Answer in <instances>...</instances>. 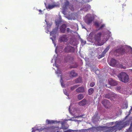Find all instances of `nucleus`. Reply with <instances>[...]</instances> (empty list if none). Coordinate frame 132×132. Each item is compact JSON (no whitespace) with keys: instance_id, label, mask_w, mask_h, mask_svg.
Segmentation results:
<instances>
[{"instance_id":"5","label":"nucleus","mask_w":132,"mask_h":132,"mask_svg":"<svg viewBox=\"0 0 132 132\" xmlns=\"http://www.w3.org/2000/svg\"><path fill=\"white\" fill-rule=\"evenodd\" d=\"M118 77L119 79L122 82H127L129 81L128 76L125 72H121L118 75Z\"/></svg>"},{"instance_id":"16","label":"nucleus","mask_w":132,"mask_h":132,"mask_svg":"<svg viewBox=\"0 0 132 132\" xmlns=\"http://www.w3.org/2000/svg\"><path fill=\"white\" fill-rule=\"evenodd\" d=\"M66 25L65 24H63L60 27V31L61 33H64L65 32Z\"/></svg>"},{"instance_id":"4","label":"nucleus","mask_w":132,"mask_h":132,"mask_svg":"<svg viewBox=\"0 0 132 132\" xmlns=\"http://www.w3.org/2000/svg\"><path fill=\"white\" fill-rule=\"evenodd\" d=\"M60 22V21H55V23L57 26L50 33V36H52L53 37H51L50 38L52 40L53 43L54 44L55 47H56V44L54 43V41L55 40L56 35L58 34V28Z\"/></svg>"},{"instance_id":"47","label":"nucleus","mask_w":132,"mask_h":132,"mask_svg":"<svg viewBox=\"0 0 132 132\" xmlns=\"http://www.w3.org/2000/svg\"><path fill=\"white\" fill-rule=\"evenodd\" d=\"M105 128V127H100L98 128L99 129H100V130H103V129H104Z\"/></svg>"},{"instance_id":"56","label":"nucleus","mask_w":132,"mask_h":132,"mask_svg":"<svg viewBox=\"0 0 132 132\" xmlns=\"http://www.w3.org/2000/svg\"><path fill=\"white\" fill-rule=\"evenodd\" d=\"M122 68L124 69H125L126 68V67H122Z\"/></svg>"},{"instance_id":"27","label":"nucleus","mask_w":132,"mask_h":132,"mask_svg":"<svg viewBox=\"0 0 132 132\" xmlns=\"http://www.w3.org/2000/svg\"><path fill=\"white\" fill-rule=\"evenodd\" d=\"M84 97V96L82 94H80L78 95V98L79 100L82 99Z\"/></svg>"},{"instance_id":"14","label":"nucleus","mask_w":132,"mask_h":132,"mask_svg":"<svg viewBox=\"0 0 132 132\" xmlns=\"http://www.w3.org/2000/svg\"><path fill=\"white\" fill-rule=\"evenodd\" d=\"M118 63V61L115 59H112L110 62V65L111 66L114 67L117 65Z\"/></svg>"},{"instance_id":"21","label":"nucleus","mask_w":132,"mask_h":132,"mask_svg":"<svg viewBox=\"0 0 132 132\" xmlns=\"http://www.w3.org/2000/svg\"><path fill=\"white\" fill-rule=\"evenodd\" d=\"M77 74L74 71H71L69 74L70 77L71 78L76 77L77 76Z\"/></svg>"},{"instance_id":"25","label":"nucleus","mask_w":132,"mask_h":132,"mask_svg":"<svg viewBox=\"0 0 132 132\" xmlns=\"http://www.w3.org/2000/svg\"><path fill=\"white\" fill-rule=\"evenodd\" d=\"M128 106V103L127 102H125L123 103L122 105L121 108L122 109H126Z\"/></svg>"},{"instance_id":"7","label":"nucleus","mask_w":132,"mask_h":132,"mask_svg":"<svg viewBox=\"0 0 132 132\" xmlns=\"http://www.w3.org/2000/svg\"><path fill=\"white\" fill-rule=\"evenodd\" d=\"M94 19L93 16L91 14H88L85 16V21L87 24L91 23Z\"/></svg>"},{"instance_id":"42","label":"nucleus","mask_w":132,"mask_h":132,"mask_svg":"<svg viewBox=\"0 0 132 132\" xmlns=\"http://www.w3.org/2000/svg\"><path fill=\"white\" fill-rule=\"evenodd\" d=\"M63 92H64V93L65 95H67V96L68 95V94L66 92V91L65 90H63Z\"/></svg>"},{"instance_id":"33","label":"nucleus","mask_w":132,"mask_h":132,"mask_svg":"<svg viewBox=\"0 0 132 132\" xmlns=\"http://www.w3.org/2000/svg\"><path fill=\"white\" fill-rule=\"evenodd\" d=\"M105 53L104 52H103L100 55H99V57H98V58L100 59V58H101L104 56H105Z\"/></svg>"},{"instance_id":"40","label":"nucleus","mask_w":132,"mask_h":132,"mask_svg":"<svg viewBox=\"0 0 132 132\" xmlns=\"http://www.w3.org/2000/svg\"><path fill=\"white\" fill-rule=\"evenodd\" d=\"M95 85V83L94 82L91 83L90 84V86L91 87H93Z\"/></svg>"},{"instance_id":"37","label":"nucleus","mask_w":132,"mask_h":132,"mask_svg":"<svg viewBox=\"0 0 132 132\" xmlns=\"http://www.w3.org/2000/svg\"><path fill=\"white\" fill-rule=\"evenodd\" d=\"M95 25L97 27H98L100 26V24L97 22H95Z\"/></svg>"},{"instance_id":"11","label":"nucleus","mask_w":132,"mask_h":132,"mask_svg":"<svg viewBox=\"0 0 132 132\" xmlns=\"http://www.w3.org/2000/svg\"><path fill=\"white\" fill-rule=\"evenodd\" d=\"M102 103L103 105L106 108H109L110 106V103L108 100H104L102 101Z\"/></svg>"},{"instance_id":"29","label":"nucleus","mask_w":132,"mask_h":132,"mask_svg":"<svg viewBox=\"0 0 132 132\" xmlns=\"http://www.w3.org/2000/svg\"><path fill=\"white\" fill-rule=\"evenodd\" d=\"M111 92L107 94H106L105 95V97L106 98H110V99L111 98Z\"/></svg>"},{"instance_id":"30","label":"nucleus","mask_w":132,"mask_h":132,"mask_svg":"<svg viewBox=\"0 0 132 132\" xmlns=\"http://www.w3.org/2000/svg\"><path fill=\"white\" fill-rule=\"evenodd\" d=\"M67 58L68 59V61H72L73 60V57H72L71 56H67Z\"/></svg>"},{"instance_id":"43","label":"nucleus","mask_w":132,"mask_h":132,"mask_svg":"<svg viewBox=\"0 0 132 132\" xmlns=\"http://www.w3.org/2000/svg\"><path fill=\"white\" fill-rule=\"evenodd\" d=\"M105 26V25L104 24H102L101 26L100 27V28L99 29H101L102 28L104 27Z\"/></svg>"},{"instance_id":"22","label":"nucleus","mask_w":132,"mask_h":132,"mask_svg":"<svg viewBox=\"0 0 132 132\" xmlns=\"http://www.w3.org/2000/svg\"><path fill=\"white\" fill-rule=\"evenodd\" d=\"M86 103L85 100L84 99L79 103V105L80 106H83L85 105Z\"/></svg>"},{"instance_id":"8","label":"nucleus","mask_w":132,"mask_h":132,"mask_svg":"<svg viewBox=\"0 0 132 132\" xmlns=\"http://www.w3.org/2000/svg\"><path fill=\"white\" fill-rule=\"evenodd\" d=\"M75 51L74 47L70 46H68L66 47L63 50V51L66 53H71Z\"/></svg>"},{"instance_id":"26","label":"nucleus","mask_w":132,"mask_h":132,"mask_svg":"<svg viewBox=\"0 0 132 132\" xmlns=\"http://www.w3.org/2000/svg\"><path fill=\"white\" fill-rule=\"evenodd\" d=\"M94 92V90L93 88H91L89 89L88 91V94L89 95H91Z\"/></svg>"},{"instance_id":"20","label":"nucleus","mask_w":132,"mask_h":132,"mask_svg":"<svg viewBox=\"0 0 132 132\" xmlns=\"http://www.w3.org/2000/svg\"><path fill=\"white\" fill-rule=\"evenodd\" d=\"M84 89L83 87H80L76 90V91L78 93H82L84 92Z\"/></svg>"},{"instance_id":"23","label":"nucleus","mask_w":132,"mask_h":132,"mask_svg":"<svg viewBox=\"0 0 132 132\" xmlns=\"http://www.w3.org/2000/svg\"><path fill=\"white\" fill-rule=\"evenodd\" d=\"M116 90L118 91L119 92L122 93L124 94L126 93V92L124 91H122L121 90L122 89L121 88L120 86H118L116 88Z\"/></svg>"},{"instance_id":"57","label":"nucleus","mask_w":132,"mask_h":132,"mask_svg":"<svg viewBox=\"0 0 132 132\" xmlns=\"http://www.w3.org/2000/svg\"><path fill=\"white\" fill-rule=\"evenodd\" d=\"M57 48H58V47H57L56 48V49H55V52H56V50L57 49Z\"/></svg>"},{"instance_id":"10","label":"nucleus","mask_w":132,"mask_h":132,"mask_svg":"<svg viewBox=\"0 0 132 132\" xmlns=\"http://www.w3.org/2000/svg\"><path fill=\"white\" fill-rule=\"evenodd\" d=\"M54 60V62H55V65L56 67L57 68V71H55V73L58 74V76H59V75L61 74L62 72L61 71L60 69L59 68V67H58L56 64V63L57 62V60L56 59V58L54 57L52 59L51 62H53V61Z\"/></svg>"},{"instance_id":"2","label":"nucleus","mask_w":132,"mask_h":132,"mask_svg":"<svg viewBox=\"0 0 132 132\" xmlns=\"http://www.w3.org/2000/svg\"><path fill=\"white\" fill-rule=\"evenodd\" d=\"M69 4V2L67 1L64 2V4L62 5V13L65 15V17L69 20H75L76 14L74 13H71L69 15H67V11L68 10V7Z\"/></svg>"},{"instance_id":"39","label":"nucleus","mask_w":132,"mask_h":132,"mask_svg":"<svg viewBox=\"0 0 132 132\" xmlns=\"http://www.w3.org/2000/svg\"><path fill=\"white\" fill-rule=\"evenodd\" d=\"M80 40L81 43L82 44L84 45L86 44V42L85 41H84V40L81 39H80Z\"/></svg>"},{"instance_id":"12","label":"nucleus","mask_w":132,"mask_h":132,"mask_svg":"<svg viewBox=\"0 0 132 132\" xmlns=\"http://www.w3.org/2000/svg\"><path fill=\"white\" fill-rule=\"evenodd\" d=\"M109 84L112 86H115L117 84V81L113 80L112 79L110 78L109 80Z\"/></svg>"},{"instance_id":"17","label":"nucleus","mask_w":132,"mask_h":132,"mask_svg":"<svg viewBox=\"0 0 132 132\" xmlns=\"http://www.w3.org/2000/svg\"><path fill=\"white\" fill-rule=\"evenodd\" d=\"M111 95L110 99L111 100H113L114 99L117 98L118 97V96L117 94L112 92H111Z\"/></svg>"},{"instance_id":"19","label":"nucleus","mask_w":132,"mask_h":132,"mask_svg":"<svg viewBox=\"0 0 132 132\" xmlns=\"http://www.w3.org/2000/svg\"><path fill=\"white\" fill-rule=\"evenodd\" d=\"M48 14H46V17L45 18L46 19L45 20V21L46 23V24L47 25V28L48 29L49 28L51 27V25L52 24V23L51 22H48L47 21V17L48 16Z\"/></svg>"},{"instance_id":"13","label":"nucleus","mask_w":132,"mask_h":132,"mask_svg":"<svg viewBox=\"0 0 132 132\" xmlns=\"http://www.w3.org/2000/svg\"><path fill=\"white\" fill-rule=\"evenodd\" d=\"M91 6L88 4H86L84 5V6L82 5V8L81 9V10H83L85 11H86L88 9H90Z\"/></svg>"},{"instance_id":"44","label":"nucleus","mask_w":132,"mask_h":132,"mask_svg":"<svg viewBox=\"0 0 132 132\" xmlns=\"http://www.w3.org/2000/svg\"><path fill=\"white\" fill-rule=\"evenodd\" d=\"M71 104L70 105V106H69V111L71 113H72H72H72V112H71V110H70V108H71Z\"/></svg>"},{"instance_id":"24","label":"nucleus","mask_w":132,"mask_h":132,"mask_svg":"<svg viewBox=\"0 0 132 132\" xmlns=\"http://www.w3.org/2000/svg\"><path fill=\"white\" fill-rule=\"evenodd\" d=\"M63 123H61V124L62 125V127L61 128H59L58 127H55V129H56L59 130L60 129H62L64 130L67 129L68 128V127H65L64 126H63Z\"/></svg>"},{"instance_id":"34","label":"nucleus","mask_w":132,"mask_h":132,"mask_svg":"<svg viewBox=\"0 0 132 132\" xmlns=\"http://www.w3.org/2000/svg\"><path fill=\"white\" fill-rule=\"evenodd\" d=\"M60 77H61V80H60V82L61 83V86L63 87H65V86L63 85V81L62 79V77L61 75H60Z\"/></svg>"},{"instance_id":"59","label":"nucleus","mask_w":132,"mask_h":132,"mask_svg":"<svg viewBox=\"0 0 132 132\" xmlns=\"http://www.w3.org/2000/svg\"><path fill=\"white\" fill-rule=\"evenodd\" d=\"M45 5H46V4H45Z\"/></svg>"},{"instance_id":"50","label":"nucleus","mask_w":132,"mask_h":132,"mask_svg":"<svg viewBox=\"0 0 132 132\" xmlns=\"http://www.w3.org/2000/svg\"><path fill=\"white\" fill-rule=\"evenodd\" d=\"M81 26H82V28H85V29H86V28H85V26L84 25H82Z\"/></svg>"},{"instance_id":"36","label":"nucleus","mask_w":132,"mask_h":132,"mask_svg":"<svg viewBox=\"0 0 132 132\" xmlns=\"http://www.w3.org/2000/svg\"><path fill=\"white\" fill-rule=\"evenodd\" d=\"M69 8L71 11H72L74 10V8L72 5H70Z\"/></svg>"},{"instance_id":"38","label":"nucleus","mask_w":132,"mask_h":132,"mask_svg":"<svg viewBox=\"0 0 132 132\" xmlns=\"http://www.w3.org/2000/svg\"><path fill=\"white\" fill-rule=\"evenodd\" d=\"M89 2V0H84L83 1H82L81 2L82 3H86L88 2Z\"/></svg>"},{"instance_id":"53","label":"nucleus","mask_w":132,"mask_h":132,"mask_svg":"<svg viewBox=\"0 0 132 132\" xmlns=\"http://www.w3.org/2000/svg\"><path fill=\"white\" fill-rule=\"evenodd\" d=\"M130 111H132V107L131 108L130 110V111H129L130 113Z\"/></svg>"},{"instance_id":"3","label":"nucleus","mask_w":132,"mask_h":132,"mask_svg":"<svg viewBox=\"0 0 132 132\" xmlns=\"http://www.w3.org/2000/svg\"><path fill=\"white\" fill-rule=\"evenodd\" d=\"M128 121L125 122V121H122L120 122H116V125L113 127H110L109 129L111 131H112L115 130H120L124 127H125L127 124H128Z\"/></svg>"},{"instance_id":"48","label":"nucleus","mask_w":132,"mask_h":132,"mask_svg":"<svg viewBox=\"0 0 132 132\" xmlns=\"http://www.w3.org/2000/svg\"><path fill=\"white\" fill-rule=\"evenodd\" d=\"M73 118H72L71 119H69L67 120H71V121H74V120L73 119Z\"/></svg>"},{"instance_id":"15","label":"nucleus","mask_w":132,"mask_h":132,"mask_svg":"<svg viewBox=\"0 0 132 132\" xmlns=\"http://www.w3.org/2000/svg\"><path fill=\"white\" fill-rule=\"evenodd\" d=\"M57 6L58 5H56L55 4H49L48 6H46V8L47 10H48V9L51 10Z\"/></svg>"},{"instance_id":"1","label":"nucleus","mask_w":132,"mask_h":132,"mask_svg":"<svg viewBox=\"0 0 132 132\" xmlns=\"http://www.w3.org/2000/svg\"><path fill=\"white\" fill-rule=\"evenodd\" d=\"M109 31L107 32L106 34L102 35V32H97V30H95L92 32L89 35V36L93 37L95 40L94 44L97 46L103 45L108 40L110 35Z\"/></svg>"},{"instance_id":"46","label":"nucleus","mask_w":132,"mask_h":132,"mask_svg":"<svg viewBox=\"0 0 132 132\" xmlns=\"http://www.w3.org/2000/svg\"><path fill=\"white\" fill-rule=\"evenodd\" d=\"M131 128H130L128 129V130L126 131V132H130V131L131 130Z\"/></svg>"},{"instance_id":"18","label":"nucleus","mask_w":132,"mask_h":132,"mask_svg":"<svg viewBox=\"0 0 132 132\" xmlns=\"http://www.w3.org/2000/svg\"><path fill=\"white\" fill-rule=\"evenodd\" d=\"M60 122L59 121L57 122V121L53 120H47L46 121V123L47 124H51L52 123H56Z\"/></svg>"},{"instance_id":"35","label":"nucleus","mask_w":132,"mask_h":132,"mask_svg":"<svg viewBox=\"0 0 132 132\" xmlns=\"http://www.w3.org/2000/svg\"><path fill=\"white\" fill-rule=\"evenodd\" d=\"M78 86H79V85H75L74 86H73L71 87V89L72 90H73L77 88Z\"/></svg>"},{"instance_id":"52","label":"nucleus","mask_w":132,"mask_h":132,"mask_svg":"<svg viewBox=\"0 0 132 132\" xmlns=\"http://www.w3.org/2000/svg\"><path fill=\"white\" fill-rule=\"evenodd\" d=\"M46 32L47 33H48L49 32V31L48 30H47L46 31Z\"/></svg>"},{"instance_id":"58","label":"nucleus","mask_w":132,"mask_h":132,"mask_svg":"<svg viewBox=\"0 0 132 132\" xmlns=\"http://www.w3.org/2000/svg\"><path fill=\"white\" fill-rule=\"evenodd\" d=\"M127 116L126 117H125V118H127Z\"/></svg>"},{"instance_id":"45","label":"nucleus","mask_w":132,"mask_h":132,"mask_svg":"<svg viewBox=\"0 0 132 132\" xmlns=\"http://www.w3.org/2000/svg\"><path fill=\"white\" fill-rule=\"evenodd\" d=\"M67 31L68 32H71V30H70V29L69 28H67Z\"/></svg>"},{"instance_id":"54","label":"nucleus","mask_w":132,"mask_h":132,"mask_svg":"<svg viewBox=\"0 0 132 132\" xmlns=\"http://www.w3.org/2000/svg\"><path fill=\"white\" fill-rule=\"evenodd\" d=\"M39 12L40 13H41L42 12V11L41 10H39Z\"/></svg>"},{"instance_id":"41","label":"nucleus","mask_w":132,"mask_h":132,"mask_svg":"<svg viewBox=\"0 0 132 132\" xmlns=\"http://www.w3.org/2000/svg\"><path fill=\"white\" fill-rule=\"evenodd\" d=\"M77 66H78V65H77V64H76L75 65L73 66H70V67L71 68H76L77 67Z\"/></svg>"},{"instance_id":"49","label":"nucleus","mask_w":132,"mask_h":132,"mask_svg":"<svg viewBox=\"0 0 132 132\" xmlns=\"http://www.w3.org/2000/svg\"><path fill=\"white\" fill-rule=\"evenodd\" d=\"M71 130H68L65 131L64 132H72L71 131Z\"/></svg>"},{"instance_id":"51","label":"nucleus","mask_w":132,"mask_h":132,"mask_svg":"<svg viewBox=\"0 0 132 132\" xmlns=\"http://www.w3.org/2000/svg\"><path fill=\"white\" fill-rule=\"evenodd\" d=\"M55 127H53V128L54 129V130H55V131H56V130H57V129H55Z\"/></svg>"},{"instance_id":"28","label":"nucleus","mask_w":132,"mask_h":132,"mask_svg":"<svg viewBox=\"0 0 132 132\" xmlns=\"http://www.w3.org/2000/svg\"><path fill=\"white\" fill-rule=\"evenodd\" d=\"M82 79L81 78H78L75 80V82L76 83H80Z\"/></svg>"},{"instance_id":"6","label":"nucleus","mask_w":132,"mask_h":132,"mask_svg":"<svg viewBox=\"0 0 132 132\" xmlns=\"http://www.w3.org/2000/svg\"><path fill=\"white\" fill-rule=\"evenodd\" d=\"M129 47L131 51L130 52L131 54V56L130 58L128 57L125 59L124 61L126 63L127 65L131 67L132 66V48L130 46H129Z\"/></svg>"},{"instance_id":"55","label":"nucleus","mask_w":132,"mask_h":132,"mask_svg":"<svg viewBox=\"0 0 132 132\" xmlns=\"http://www.w3.org/2000/svg\"><path fill=\"white\" fill-rule=\"evenodd\" d=\"M91 71H94L93 69H92V68H91Z\"/></svg>"},{"instance_id":"32","label":"nucleus","mask_w":132,"mask_h":132,"mask_svg":"<svg viewBox=\"0 0 132 132\" xmlns=\"http://www.w3.org/2000/svg\"><path fill=\"white\" fill-rule=\"evenodd\" d=\"M35 128H32V129H33V130L32 132H37V131H40V130H40L38 129H35Z\"/></svg>"},{"instance_id":"31","label":"nucleus","mask_w":132,"mask_h":132,"mask_svg":"<svg viewBox=\"0 0 132 132\" xmlns=\"http://www.w3.org/2000/svg\"><path fill=\"white\" fill-rule=\"evenodd\" d=\"M110 45H108L104 50V51H103L105 53H106V52L108 51L110 49Z\"/></svg>"},{"instance_id":"9","label":"nucleus","mask_w":132,"mask_h":132,"mask_svg":"<svg viewBox=\"0 0 132 132\" xmlns=\"http://www.w3.org/2000/svg\"><path fill=\"white\" fill-rule=\"evenodd\" d=\"M68 38L66 35H63L59 36L58 40L60 42H66L68 41Z\"/></svg>"}]
</instances>
